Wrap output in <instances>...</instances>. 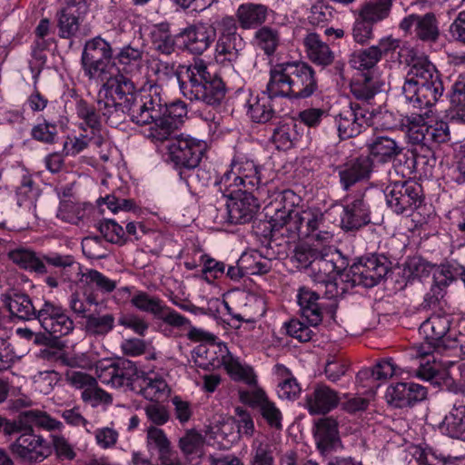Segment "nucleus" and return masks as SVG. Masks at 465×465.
I'll list each match as a JSON object with an SVG mask.
<instances>
[{"label": "nucleus", "mask_w": 465, "mask_h": 465, "mask_svg": "<svg viewBox=\"0 0 465 465\" xmlns=\"http://www.w3.org/2000/svg\"><path fill=\"white\" fill-rule=\"evenodd\" d=\"M215 185L223 193V196L228 199L239 196L242 193L251 192L244 188L242 180L231 168L223 174L220 180L215 183Z\"/></svg>", "instance_id": "nucleus-45"}, {"label": "nucleus", "mask_w": 465, "mask_h": 465, "mask_svg": "<svg viewBox=\"0 0 465 465\" xmlns=\"http://www.w3.org/2000/svg\"><path fill=\"white\" fill-rule=\"evenodd\" d=\"M81 398L85 403L90 404L93 407H96L101 403L109 404L112 402V396L101 389L97 385L96 381L92 386L82 391Z\"/></svg>", "instance_id": "nucleus-62"}, {"label": "nucleus", "mask_w": 465, "mask_h": 465, "mask_svg": "<svg viewBox=\"0 0 465 465\" xmlns=\"http://www.w3.org/2000/svg\"><path fill=\"white\" fill-rule=\"evenodd\" d=\"M131 304L139 311L151 313L158 318L163 310L164 302L160 298L151 296L145 292H137L133 295Z\"/></svg>", "instance_id": "nucleus-51"}, {"label": "nucleus", "mask_w": 465, "mask_h": 465, "mask_svg": "<svg viewBox=\"0 0 465 465\" xmlns=\"http://www.w3.org/2000/svg\"><path fill=\"white\" fill-rule=\"evenodd\" d=\"M146 431L147 446L157 452L162 465H182L177 452L162 429L151 425Z\"/></svg>", "instance_id": "nucleus-26"}, {"label": "nucleus", "mask_w": 465, "mask_h": 465, "mask_svg": "<svg viewBox=\"0 0 465 465\" xmlns=\"http://www.w3.org/2000/svg\"><path fill=\"white\" fill-rule=\"evenodd\" d=\"M369 150L372 156L382 163H388L401 153L402 147L395 139L386 135H379L369 144Z\"/></svg>", "instance_id": "nucleus-37"}, {"label": "nucleus", "mask_w": 465, "mask_h": 465, "mask_svg": "<svg viewBox=\"0 0 465 465\" xmlns=\"http://www.w3.org/2000/svg\"><path fill=\"white\" fill-rule=\"evenodd\" d=\"M154 48L163 54H171L174 51V40L172 37L168 24L154 25L151 32Z\"/></svg>", "instance_id": "nucleus-49"}, {"label": "nucleus", "mask_w": 465, "mask_h": 465, "mask_svg": "<svg viewBox=\"0 0 465 465\" xmlns=\"http://www.w3.org/2000/svg\"><path fill=\"white\" fill-rule=\"evenodd\" d=\"M297 299L302 317L311 326H318L322 321V307L318 302L320 296L317 292L302 287L299 290Z\"/></svg>", "instance_id": "nucleus-28"}, {"label": "nucleus", "mask_w": 465, "mask_h": 465, "mask_svg": "<svg viewBox=\"0 0 465 465\" xmlns=\"http://www.w3.org/2000/svg\"><path fill=\"white\" fill-rule=\"evenodd\" d=\"M347 260L339 251L322 248L321 255L312 263L310 276L313 282L325 285L328 298H334L347 291L341 282V274L347 271Z\"/></svg>", "instance_id": "nucleus-5"}, {"label": "nucleus", "mask_w": 465, "mask_h": 465, "mask_svg": "<svg viewBox=\"0 0 465 465\" xmlns=\"http://www.w3.org/2000/svg\"><path fill=\"white\" fill-rule=\"evenodd\" d=\"M341 398L339 393L329 386L320 383L306 395V408L311 414H326L335 409Z\"/></svg>", "instance_id": "nucleus-24"}, {"label": "nucleus", "mask_w": 465, "mask_h": 465, "mask_svg": "<svg viewBox=\"0 0 465 465\" xmlns=\"http://www.w3.org/2000/svg\"><path fill=\"white\" fill-rule=\"evenodd\" d=\"M450 317L449 315L434 314L424 321L420 326V333L426 339H432L441 343L443 349L451 347L447 344L450 342L446 339V334L450 327ZM455 343V341H452Z\"/></svg>", "instance_id": "nucleus-29"}, {"label": "nucleus", "mask_w": 465, "mask_h": 465, "mask_svg": "<svg viewBox=\"0 0 465 465\" xmlns=\"http://www.w3.org/2000/svg\"><path fill=\"white\" fill-rule=\"evenodd\" d=\"M21 423L26 430H34V427L47 430H61L63 423L52 418L45 411L39 410H25L21 411Z\"/></svg>", "instance_id": "nucleus-36"}, {"label": "nucleus", "mask_w": 465, "mask_h": 465, "mask_svg": "<svg viewBox=\"0 0 465 465\" xmlns=\"http://www.w3.org/2000/svg\"><path fill=\"white\" fill-rule=\"evenodd\" d=\"M399 28L416 40L429 45L437 43L440 36V22L432 12L410 14L401 19Z\"/></svg>", "instance_id": "nucleus-15"}, {"label": "nucleus", "mask_w": 465, "mask_h": 465, "mask_svg": "<svg viewBox=\"0 0 465 465\" xmlns=\"http://www.w3.org/2000/svg\"><path fill=\"white\" fill-rule=\"evenodd\" d=\"M36 320L55 339L68 335L74 329V321L66 314L65 310L50 301H45L37 310Z\"/></svg>", "instance_id": "nucleus-17"}, {"label": "nucleus", "mask_w": 465, "mask_h": 465, "mask_svg": "<svg viewBox=\"0 0 465 465\" xmlns=\"http://www.w3.org/2000/svg\"><path fill=\"white\" fill-rule=\"evenodd\" d=\"M348 367L349 362L344 358L330 355L326 361L324 372L330 381L336 382L345 375Z\"/></svg>", "instance_id": "nucleus-59"}, {"label": "nucleus", "mask_w": 465, "mask_h": 465, "mask_svg": "<svg viewBox=\"0 0 465 465\" xmlns=\"http://www.w3.org/2000/svg\"><path fill=\"white\" fill-rule=\"evenodd\" d=\"M11 451L25 462H42L52 452L49 443L34 430H26L10 445Z\"/></svg>", "instance_id": "nucleus-18"}, {"label": "nucleus", "mask_w": 465, "mask_h": 465, "mask_svg": "<svg viewBox=\"0 0 465 465\" xmlns=\"http://www.w3.org/2000/svg\"><path fill=\"white\" fill-rule=\"evenodd\" d=\"M112 56L110 44L102 37L97 36L87 41L81 57L84 74L89 79L104 81L114 68L111 63Z\"/></svg>", "instance_id": "nucleus-10"}, {"label": "nucleus", "mask_w": 465, "mask_h": 465, "mask_svg": "<svg viewBox=\"0 0 465 465\" xmlns=\"http://www.w3.org/2000/svg\"><path fill=\"white\" fill-rule=\"evenodd\" d=\"M400 129L405 133L410 143L425 147L431 155L433 153L430 147L433 143H442L450 139L446 122L437 121L433 124H428L420 114L403 117L400 122Z\"/></svg>", "instance_id": "nucleus-8"}, {"label": "nucleus", "mask_w": 465, "mask_h": 465, "mask_svg": "<svg viewBox=\"0 0 465 465\" xmlns=\"http://www.w3.org/2000/svg\"><path fill=\"white\" fill-rule=\"evenodd\" d=\"M252 454V463H273L272 445L264 437L253 440Z\"/></svg>", "instance_id": "nucleus-57"}, {"label": "nucleus", "mask_w": 465, "mask_h": 465, "mask_svg": "<svg viewBox=\"0 0 465 465\" xmlns=\"http://www.w3.org/2000/svg\"><path fill=\"white\" fill-rule=\"evenodd\" d=\"M373 160L369 155L351 158L337 166L336 171L340 183L344 190H349L357 183L366 181L373 171Z\"/></svg>", "instance_id": "nucleus-22"}, {"label": "nucleus", "mask_w": 465, "mask_h": 465, "mask_svg": "<svg viewBox=\"0 0 465 465\" xmlns=\"http://www.w3.org/2000/svg\"><path fill=\"white\" fill-rule=\"evenodd\" d=\"M178 81L183 95L191 101L217 106L225 97L226 89L222 78L211 72L203 60L194 61Z\"/></svg>", "instance_id": "nucleus-3"}, {"label": "nucleus", "mask_w": 465, "mask_h": 465, "mask_svg": "<svg viewBox=\"0 0 465 465\" xmlns=\"http://www.w3.org/2000/svg\"><path fill=\"white\" fill-rule=\"evenodd\" d=\"M168 140L170 160L180 170V176L183 170L193 171L199 166L207 148L205 142L183 134L172 135Z\"/></svg>", "instance_id": "nucleus-11"}, {"label": "nucleus", "mask_w": 465, "mask_h": 465, "mask_svg": "<svg viewBox=\"0 0 465 465\" xmlns=\"http://www.w3.org/2000/svg\"><path fill=\"white\" fill-rule=\"evenodd\" d=\"M245 43L237 34L236 22L232 17L226 16L220 23V36L216 44L217 57L221 61L236 62Z\"/></svg>", "instance_id": "nucleus-19"}, {"label": "nucleus", "mask_w": 465, "mask_h": 465, "mask_svg": "<svg viewBox=\"0 0 465 465\" xmlns=\"http://www.w3.org/2000/svg\"><path fill=\"white\" fill-rule=\"evenodd\" d=\"M303 43L309 59L315 64L324 67L330 65L334 61V53L326 43L321 40L317 34H308Z\"/></svg>", "instance_id": "nucleus-31"}, {"label": "nucleus", "mask_w": 465, "mask_h": 465, "mask_svg": "<svg viewBox=\"0 0 465 465\" xmlns=\"http://www.w3.org/2000/svg\"><path fill=\"white\" fill-rule=\"evenodd\" d=\"M389 266L385 257L371 255L361 258L341 274V282L347 290L357 285L371 288L377 285L388 273Z\"/></svg>", "instance_id": "nucleus-9"}, {"label": "nucleus", "mask_w": 465, "mask_h": 465, "mask_svg": "<svg viewBox=\"0 0 465 465\" xmlns=\"http://www.w3.org/2000/svg\"><path fill=\"white\" fill-rule=\"evenodd\" d=\"M95 374L104 384L113 388H124L133 385L134 379L138 377V371L131 361L102 360L95 364Z\"/></svg>", "instance_id": "nucleus-14"}, {"label": "nucleus", "mask_w": 465, "mask_h": 465, "mask_svg": "<svg viewBox=\"0 0 465 465\" xmlns=\"http://www.w3.org/2000/svg\"><path fill=\"white\" fill-rule=\"evenodd\" d=\"M268 15L267 6L262 4L246 3L241 5L236 12L242 28L251 29L262 25Z\"/></svg>", "instance_id": "nucleus-34"}, {"label": "nucleus", "mask_w": 465, "mask_h": 465, "mask_svg": "<svg viewBox=\"0 0 465 465\" xmlns=\"http://www.w3.org/2000/svg\"><path fill=\"white\" fill-rule=\"evenodd\" d=\"M371 114L359 104H351L344 108L336 117L335 124L338 135L341 139H348L357 136L364 124H369Z\"/></svg>", "instance_id": "nucleus-21"}, {"label": "nucleus", "mask_w": 465, "mask_h": 465, "mask_svg": "<svg viewBox=\"0 0 465 465\" xmlns=\"http://www.w3.org/2000/svg\"><path fill=\"white\" fill-rule=\"evenodd\" d=\"M215 36V29L203 24L189 26L180 34L185 48L196 54H201L207 50Z\"/></svg>", "instance_id": "nucleus-27"}, {"label": "nucleus", "mask_w": 465, "mask_h": 465, "mask_svg": "<svg viewBox=\"0 0 465 465\" xmlns=\"http://www.w3.org/2000/svg\"><path fill=\"white\" fill-rule=\"evenodd\" d=\"M322 249L312 246L310 244H300L295 247L292 256V262L296 263L297 268L312 269V263L315 262Z\"/></svg>", "instance_id": "nucleus-53"}, {"label": "nucleus", "mask_w": 465, "mask_h": 465, "mask_svg": "<svg viewBox=\"0 0 465 465\" xmlns=\"http://www.w3.org/2000/svg\"><path fill=\"white\" fill-rule=\"evenodd\" d=\"M440 430L451 438L465 440V405L454 406L442 420Z\"/></svg>", "instance_id": "nucleus-39"}, {"label": "nucleus", "mask_w": 465, "mask_h": 465, "mask_svg": "<svg viewBox=\"0 0 465 465\" xmlns=\"http://www.w3.org/2000/svg\"><path fill=\"white\" fill-rule=\"evenodd\" d=\"M386 201L398 214L411 213L421 204V187L412 182H396L387 187Z\"/></svg>", "instance_id": "nucleus-16"}, {"label": "nucleus", "mask_w": 465, "mask_h": 465, "mask_svg": "<svg viewBox=\"0 0 465 465\" xmlns=\"http://www.w3.org/2000/svg\"><path fill=\"white\" fill-rule=\"evenodd\" d=\"M333 17V8L323 1H318L312 6L308 19L312 25L323 26L331 22Z\"/></svg>", "instance_id": "nucleus-58"}, {"label": "nucleus", "mask_w": 465, "mask_h": 465, "mask_svg": "<svg viewBox=\"0 0 465 465\" xmlns=\"http://www.w3.org/2000/svg\"><path fill=\"white\" fill-rule=\"evenodd\" d=\"M378 51L371 46L351 54V65L357 70H368L374 67L380 61Z\"/></svg>", "instance_id": "nucleus-55"}, {"label": "nucleus", "mask_w": 465, "mask_h": 465, "mask_svg": "<svg viewBox=\"0 0 465 465\" xmlns=\"http://www.w3.org/2000/svg\"><path fill=\"white\" fill-rule=\"evenodd\" d=\"M115 318L113 313L90 312L85 316L84 331L90 336H104L114 327Z\"/></svg>", "instance_id": "nucleus-40"}, {"label": "nucleus", "mask_w": 465, "mask_h": 465, "mask_svg": "<svg viewBox=\"0 0 465 465\" xmlns=\"http://www.w3.org/2000/svg\"><path fill=\"white\" fill-rule=\"evenodd\" d=\"M223 351L225 354L222 355L221 363L224 366L228 373L234 377V379L242 380L248 385L253 386L252 390H240L239 399L246 405L252 408H261L268 400V397L264 391L256 386L257 380L253 373V371L250 367L242 366L239 361L234 358L223 346Z\"/></svg>", "instance_id": "nucleus-12"}, {"label": "nucleus", "mask_w": 465, "mask_h": 465, "mask_svg": "<svg viewBox=\"0 0 465 465\" xmlns=\"http://www.w3.org/2000/svg\"><path fill=\"white\" fill-rule=\"evenodd\" d=\"M259 207L258 195L252 192L233 196L226 203L227 222L232 224L247 223L252 220Z\"/></svg>", "instance_id": "nucleus-23"}, {"label": "nucleus", "mask_w": 465, "mask_h": 465, "mask_svg": "<svg viewBox=\"0 0 465 465\" xmlns=\"http://www.w3.org/2000/svg\"><path fill=\"white\" fill-rule=\"evenodd\" d=\"M293 196L294 193L290 190H274L269 199H264V202H267L264 208L267 214L272 213L271 225L273 235L280 234L291 241L301 239L297 210H292V205L287 206L285 203Z\"/></svg>", "instance_id": "nucleus-6"}, {"label": "nucleus", "mask_w": 465, "mask_h": 465, "mask_svg": "<svg viewBox=\"0 0 465 465\" xmlns=\"http://www.w3.org/2000/svg\"><path fill=\"white\" fill-rule=\"evenodd\" d=\"M297 124L293 120L279 123L273 129L272 141L279 150H288L299 138Z\"/></svg>", "instance_id": "nucleus-42"}, {"label": "nucleus", "mask_w": 465, "mask_h": 465, "mask_svg": "<svg viewBox=\"0 0 465 465\" xmlns=\"http://www.w3.org/2000/svg\"><path fill=\"white\" fill-rule=\"evenodd\" d=\"M43 263H45V273H51L52 268L60 271L65 270L74 264V258L71 255H63L57 252H50L47 254H41Z\"/></svg>", "instance_id": "nucleus-61"}, {"label": "nucleus", "mask_w": 465, "mask_h": 465, "mask_svg": "<svg viewBox=\"0 0 465 465\" xmlns=\"http://www.w3.org/2000/svg\"><path fill=\"white\" fill-rule=\"evenodd\" d=\"M8 258L20 268L34 272L38 274H45L46 270L41 253H36L32 249L18 247L9 251Z\"/></svg>", "instance_id": "nucleus-35"}, {"label": "nucleus", "mask_w": 465, "mask_h": 465, "mask_svg": "<svg viewBox=\"0 0 465 465\" xmlns=\"http://www.w3.org/2000/svg\"><path fill=\"white\" fill-rule=\"evenodd\" d=\"M140 387L141 394L150 401H159L169 392L167 383L160 377L144 376L142 378Z\"/></svg>", "instance_id": "nucleus-46"}, {"label": "nucleus", "mask_w": 465, "mask_h": 465, "mask_svg": "<svg viewBox=\"0 0 465 465\" xmlns=\"http://www.w3.org/2000/svg\"><path fill=\"white\" fill-rule=\"evenodd\" d=\"M102 82L97 94V109L106 123L115 127L128 116L133 123L143 125L146 109L157 104V96L153 94L154 85L140 93L134 82L120 73L114 75L110 73Z\"/></svg>", "instance_id": "nucleus-1"}, {"label": "nucleus", "mask_w": 465, "mask_h": 465, "mask_svg": "<svg viewBox=\"0 0 465 465\" xmlns=\"http://www.w3.org/2000/svg\"><path fill=\"white\" fill-rule=\"evenodd\" d=\"M381 91L380 82L367 74H362L351 84L353 96L361 101L369 102Z\"/></svg>", "instance_id": "nucleus-43"}, {"label": "nucleus", "mask_w": 465, "mask_h": 465, "mask_svg": "<svg viewBox=\"0 0 465 465\" xmlns=\"http://www.w3.org/2000/svg\"><path fill=\"white\" fill-rule=\"evenodd\" d=\"M398 369L391 359H383L371 369L360 371L357 374V380L363 381L372 378L375 381H386L394 375H398Z\"/></svg>", "instance_id": "nucleus-44"}, {"label": "nucleus", "mask_w": 465, "mask_h": 465, "mask_svg": "<svg viewBox=\"0 0 465 465\" xmlns=\"http://www.w3.org/2000/svg\"><path fill=\"white\" fill-rule=\"evenodd\" d=\"M6 305L13 315L22 320L36 319L37 310L25 293L15 292L6 298Z\"/></svg>", "instance_id": "nucleus-41"}, {"label": "nucleus", "mask_w": 465, "mask_h": 465, "mask_svg": "<svg viewBox=\"0 0 465 465\" xmlns=\"http://www.w3.org/2000/svg\"><path fill=\"white\" fill-rule=\"evenodd\" d=\"M254 41L265 54L272 55L280 45L281 35L276 28L264 25L255 32Z\"/></svg>", "instance_id": "nucleus-47"}, {"label": "nucleus", "mask_w": 465, "mask_h": 465, "mask_svg": "<svg viewBox=\"0 0 465 465\" xmlns=\"http://www.w3.org/2000/svg\"><path fill=\"white\" fill-rule=\"evenodd\" d=\"M205 439L196 430H186L179 438L178 448L185 460L193 464H199L203 455Z\"/></svg>", "instance_id": "nucleus-30"}, {"label": "nucleus", "mask_w": 465, "mask_h": 465, "mask_svg": "<svg viewBox=\"0 0 465 465\" xmlns=\"http://www.w3.org/2000/svg\"><path fill=\"white\" fill-rule=\"evenodd\" d=\"M420 79L411 74V68L408 71L405 81L401 86V94L405 101L418 108L420 96Z\"/></svg>", "instance_id": "nucleus-64"}, {"label": "nucleus", "mask_w": 465, "mask_h": 465, "mask_svg": "<svg viewBox=\"0 0 465 465\" xmlns=\"http://www.w3.org/2000/svg\"><path fill=\"white\" fill-rule=\"evenodd\" d=\"M408 64L411 66V74L420 79L418 108L435 105L444 92L443 83L436 66L424 54L412 55Z\"/></svg>", "instance_id": "nucleus-7"}, {"label": "nucleus", "mask_w": 465, "mask_h": 465, "mask_svg": "<svg viewBox=\"0 0 465 465\" xmlns=\"http://www.w3.org/2000/svg\"><path fill=\"white\" fill-rule=\"evenodd\" d=\"M318 84L313 68L305 62H283L273 65L266 93L271 96L289 99L308 98L317 90Z\"/></svg>", "instance_id": "nucleus-2"}, {"label": "nucleus", "mask_w": 465, "mask_h": 465, "mask_svg": "<svg viewBox=\"0 0 465 465\" xmlns=\"http://www.w3.org/2000/svg\"><path fill=\"white\" fill-rule=\"evenodd\" d=\"M262 97L255 96L252 97L248 101V114L250 118L259 124H266L273 119L277 118L276 112L274 110L273 99L278 96H271L264 91V94Z\"/></svg>", "instance_id": "nucleus-32"}, {"label": "nucleus", "mask_w": 465, "mask_h": 465, "mask_svg": "<svg viewBox=\"0 0 465 465\" xmlns=\"http://www.w3.org/2000/svg\"><path fill=\"white\" fill-rule=\"evenodd\" d=\"M453 119L465 123V80H456L449 94Z\"/></svg>", "instance_id": "nucleus-50"}, {"label": "nucleus", "mask_w": 465, "mask_h": 465, "mask_svg": "<svg viewBox=\"0 0 465 465\" xmlns=\"http://www.w3.org/2000/svg\"><path fill=\"white\" fill-rule=\"evenodd\" d=\"M76 114L83 121L81 128L84 131H86V128H90L92 132H98L101 129L100 115L102 114L97 106L94 107L85 101L80 100L76 104Z\"/></svg>", "instance_id": "nucleus-52"}, {"label": "nucleus", "mask_w": 465, "mask_h": 465, "mask_svg": "<svg viewBox=\"0 0 465 465\" xmlns=\"http://www.w3.org/2000/svg\"><path fill=\"white\" fill-rule=\"evenodd\" d=\"M391 0H374L368 3L361 11L360 16L371 24L379 22L389 15Z\"/></svg>", "instance_id": "nucleus-54"}, {"label": "nucleus", "mask_w": 465, "mask_h": 465, "mask_svg": "<svg viewBox=\"0 0 465 465\" xmlns=\"http://www.w3.org/2000/svg\"><path fill=\"white\" fill-rule=\"evenodd\" d=\"M300 238L311 237L316 241L329 242L332 235L327 231L320 230L323 223V214L316 209L297 210Z\"/></svg>", "instance_id": "nucleus-25"}, {"label": "nucleus", "mask_w": 465, "mask_h": 465, "mask_svg": "<svg viewBox=\"0 0 465 465\" xmlns=\"http://www.w3.org/2000/svg\"><path fill=\"white\" fill-rule=\"evenodd\" d=\"M161 88L158 85L153 87V94L157 98L155 107L153 104L148 106L143 118V125L151 124L147 137L154 142H164L174 134L175 131L179 128L183 120L187 115V107L184 102L175 101L169 105L163 99L161 94Z\"/></svg>", "instance_id": "nucleus-4"}, {"label": "nucleus", "mask_w": 465, "mask_h": 465, "mask_svg": "<svg viewBox=\"0 0 465 465\" xmlns=\"http://www.w3.org/2000/svg\"><path fill=\"white\" fill-rule=\"evenodd\" d=\"M314 437L318 448L324 451L339 440L338 423L331 418H322L315 425Z\"/></svg>", "instance_id": "nucleus-38"}, {"label": "nucleus", "mask_w": 465, "mask_h": 465, "mask_svg": "<svg viewBox=\"0 0 465 465\" xmlns=\"http://www.w3.org/2000/svg\"><path fill=\"white\" fill-rule=\"evenodd\" d=\"M406 465H441L443 462L431 449L413 445L405 455Z\"/></svg>", "instance_id": "nucleus-48"}, {"label": "nucleus", "mask_w": 465, "mask_h": 465, "mask_svg": "<svg viewBox=\"0 0 465 465\" xmlns=\"http://www.w3.org/2000/svg\"><path fill=\"white\" fill-rule=\"evenodd\" d=\"M84 277L88 284L94 285L103 293H110L116 288V282L109 279L96 270H88Z\"/></svg>", "instance_id": "nucleus-63"}, {"label": "nucleus", "mask_w": 465, "mask_h": 465, "mask_svg": "<svg viewBox=\"0 0 465 465\" xmlns=\"http://www.w3.org/2000/svg\"><path fill=\"white\" fill-rule=\"evenodd\" d=\"M98 230L106 242L116 244H124L126 242L124 228L114 220L102 221L98 224Z\"/></svg>", "instance_id": "nucleus-56"}, {"label": "nucleus", "mask_w": 465, "mask_h": 465, "mask_svg": "<svg viewBox=\"0 0 465 465\" xmlns=\"http://www.w3.org/2000/svg\"><path fill=\"white\" fill-rule=\"evenodd\" d=\"M81 8L86 9L84 2H80L78 7L75 5H68L57 14V26L60 37L70 38L76 35L81 23V17L77 13Z\"/></svg>", "instance_id": "nucleus-33"}, {"label": "nucleus", "mask_w": 465, "mask_h": 465, "mask_svg": "<svg viewBox=\"0 0 465 465\" xmlns=\"http://www.w3.org/2000/svg\"><path fill=\"white\" fill-rule=\"evenodd\" d=\"M371 223V206L364 193H358L347 199L341 214L342 230L357 231Z\"/></svg>", "instance_id": "nucleus-20"}, {"label": "nucleus", "mask_w": 465, "mask_h": 465, "mask_svg": "<svg viewBox=\"0 0 465 465\" xmlns=\"http://www.w3.org/2000/svg\"><path fill=\"white\" fill-rule=\"evenodd\" d=\"M230 168L242 180L244 188L251 192L255 191L263 201L269 199L273 191L277 190L272 180L265 177L264 169L258 167L253 161L236 159L232 162Z\"/></svg>", "instance_id": "nucleus-13"}, {"label": "nucleus", "mask_w": 465, "mask_h": 465, "mask_svg": "<svg viewBox=\"0 0 465 465\" xmlns=\"http://www.w3.org/2000/svg\"><path fill=\"white\" fill-rule=\"evenodd\" d=\"M386 398L390 404L398 408L410 406V398L408 397V382H399L388 387Z\"/></svg>", "instance_id": "nucleus-60"}]
</instances>
